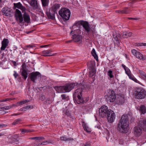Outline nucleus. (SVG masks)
<instances>
[{
  "label": "nucleus",
  "mask_w": 146,
  "mask_h": 146,
  "mask_svg": "<svg viewBox=\"0 0 146 146\" xmlns=\"http://www.w3.org/2000/svg\"><path fill=\"white\" fill-rule=\"evenodd\" d=\"M129 115H122L118 124L117 129L119 131L123 133H127L129 129Z\"/></svg>",
  "instance_id": "f257e3e1"
},
{
  "label": "nucleus",
  "mask_w": 146,
  "mask_h": 146,
  "mask_svg": "<svg viewBox=\"0 0 146 146\" xmlns=\"http://www.w3.org/2000/svg\"><path fill=\"white\" fill-rule=\"evenodd\" d=\"M82 25L85 30L88 33L90 31L91 28L88 23L87 22H82V21H76L73 25L72 27L73 33L78 32V33H81V31L80 30V27Z\"/></svg>",
  "instance_id": "f03ea898"
},
{
  "label": "nucleus",
  "mask_w": 146,
  "mask_h": 146,
  "mask_svg": "<svg viewBox=\"0 0 146 146\" xmlns=\"http://www.w3.org/2000/svg\"><path fill=\"white\" fill-rule=\"evenodd\" d=\"M141 128L146 130V120H141L138 124V126L135 127L133 129V132L136 136H139L142 133Z\"/></svg>",
  "instance_id": "7ed1b4c3"
},
{
  "label": "nucleus",
  "mask_w": 146,
  "mask_h": 146,
  "mask_svg": "<svg viewBox=\"0 0 146 146\" xmlns=\"http://www.w3.org/2000/svg\"><path fill=\"white\" fill-rule=\"evenodd\" d=\"M59 14L64 21H67L69 20L70 15V11L66 8L61 9L59 11Z\"/></svg>",
  "instance_id": "20e7f679"
},
{
  "label": "nucleus",
  "mask_w": 146,
  "mask_h": 146,
  "mask_svg": "<svg viewBox=\"0 0 146 146\" xmlns=\"http://www.w3.org/2000/svg\"><path fill=\"white\" fill-rule=\"evenodd\" d=\"M134 94L135 97L140 99H143L146 96V92L144 89L139 88L136 89Z\"/></svg>",
  "instance_id": "39448f33"
},
{
  "label": "nucleus",
  "mask_w": 146,
  "mask_h": 146,
  "mask_svg": "<svg viewBox=\"0 0 146 146\" xmlns=\"http://www.w3.org/2000/svg\"><path fill=\"white\" fill-rule=\"evenodd\" d=\"M106 93V101L110 102H113L115 100L116 95L114 91L111 90H108Z\"/></svg>",
  "instance_id": "423d86ee"
},
{
  "label": "nucleus",
  "mask_w": 146,
  "mask_h": 146,
  "mask_svg": "<svg viewBox=\"0 0 146 146\" xmlns=\"http://www.w3.org/2000/svg\"><path fill=\"white\" fill-rule=\"evenodd\" d=\"M110 110L108 109L107 106L105 105L102 106L99 111V115L102 117H106Z\"/></svg>",
  "instance_id": "0eeeda50"
},
{
  "label": "nucleus",
  "mask_w": 146,
  "mask_h": 146,
  "mask_svg": "<svg viewBox=\"0 0 146 146\" xmlns=\"http://www.w3.org/2000/svg\"><path fill=\"white\" fill-rule=\"evenodd\" d=\"M122 67L124 69L125 74L128 76L129 78L135 82L138 83L139 82V81L138 80L133 76V75L131 73V72L130 69L127 67H126L125 65L122 64Z\"/></svg>",
  "instance_id": "6e6552de"
},
{
  "label": "nucleus",
  "mask_w": 146,
  "mask_h": 146,
  "mask_svg": "<svg viewBox=\"0 0 146 146\" xmlns=\"http://www.w3.org/2000/svg\"><path fill=\"white\" fill-rule=\"evenodd\" d=\"M71 31L70 34L72 36V38L73 41L75 42H79L80 43L82 41V36L80 35L81 33H78V32L73 33Z\"/></svg>",
  "instance_id": "1a4fd4ad"
},
{
  "label": "nucleus",
  "mask_w": 146,
  "mask_h": 146,
  "mask_svg": "<svg viewBox=\"0 0 146 146\" xmlns=\"http://www.w3.org/2000/svg\"><path fill=\"white\" fill-rule=\"evenodd\" d=\"M30 4L32 7L36 11L42 13V10L39 5L38 4L36 0H31L30 1Z\"/></svg>",
  "instance_id": "9d476101"
},
{
  "label": "nucleus",
  "mask_w": 146,
  "mask_h": 146,
  "mask_svg": "<svg viewBox=\"0 0 146 146\" xmlns=\"http://www.w3.org/2000/svg\"><path fill=\"white\" fill-rule=\"evenodd\" d=\"M109 111L106 116L107 119L109 122L112 123L114 121L115 118V114L113 111L110 110Z\"/></svg>",
  "instance_id": "9b49d317"
},
{
  "label": "nucleus",
  "mask_w": 146,
  "mask_h": 146,
  "mask_svg": "<svg viewBox=\"0 0 146 146\" xmlns=\"http://www.w3.org/2000/svg\"><path fill=\"white\" fill-rule=\"evenodd\" d=\"M131 53L133 55L140 60H143L145 59L144 56H143L140 52L137 51L135 49L132 50Z\"/></svg>",
  "instance_id": "f8f14e48"
},
{
  "label": "nucleus",
  "mask_w": 146,
  "mask_h": 146,
  "mask_svg": "<svg viewBox=\"0 0 146 146\" xmlns=\"http://www.w3.org/2000/svg\"><path fill=\"white\" fill-rule=\"evenodd\" d=\"M15 16L17 21L20 23H22L23 21V18L21 13L20 11L16 9L15 13Z\"/></svg>",
  "instance_id": "ddd939ff"
},
{
  "label": "nucleus",
  "mask_w": 146,
  "mask_h": 146,
  "mask_svg": "<svg viewBox=\"0 0 146 146\" xmlns=\"http://www.w3.org/2000/svg\"><path fill=\"white\" fill-rule=\"evenodd\" d=\"M30 76L31 80L34 82H36L35 80L40 77V74L38 72H33L30 74Z\"/></svg>",
  "instance_id": "4468645a"
},
{
  "label": "nucleus",
  "mask_w": 146,
  "mask_h": 146,
  "mask_svg": "<svg viewBox=\"0 0 146 146\" xmlns=\"http://www.w3.org/2000/svg\"><path fill=\"white\" fill-rule=\"evenodd\" d=\"M78 84L77 83H69L68 84H66L64 86L65 88V90L66 92H68L72 90L75 86H76Z\"/></svg>",
  "instance_id": "2eb2a0df"
},
{
  "label": "nucleus",
  "mask_w": 146,
  "mask_h": 146,
  "mask_svg": "<svg viewBox=\"0 0 146 146\" xmlns=\"http://www.w3.org/2000/svg\"><path fill=\"white\" fill-rule=\"evenodd\" d=\"M73 100L76 104H82L84 102V101L82 97V95H78V96L73 97Z\"/></svg>",
  "instance_id": "dca6fc26"
},
{
  "label": "nucleus",
  "mask_w": 146,
  "mask_h": 146,
  "mask_svg": "<svg viewBox=\"0 0 146 146\" xmlns=\"http://www.w3.org/2000/svg\"><path fill=\"white\" fill-rule=\"evenodd\" d=\"M9 40L7 39H4L1 42V50H4L8 46Z\"/></svg>",
  "instance_id": "f3484780"
},
{
  "label": "nucleus",
  "mask_w": 146,
  "mask_h": 146,
  "mask_svg": "<svg viewBox=\"0 0 146 146\" xmlns=\"http://www.w3.org/2000/svg\"><path fill=\"white\" fill-rule=\"evenodd\" d=\"M25 66L26 65L25 64H23L22 65V71L21 72V75L23 77L25 80L27 78L28 75L27 71L25 68Z\"/></svg>",
  "instance_id": "a211bd4d"
},
{
  "label": "nucleus",
  "mask_w": 146,
  "mask_h": 146,
  "mask_svg": "<svg viewBox=\"0 0 146 146\" xmlns=\"http://www.w3.org/2000/svg\"><path fill=\"white\" fill-rule=\"evenodd\" d=\"M2 12L6 16H9L11 15V9L8 7H4L3 9Z\"/></svg>",
  "instance_id": "6ab92c4d"
},
{
  "label": "nucleus",
  "mask_w": 146,
  "mask_h": 146,
  "mask_svg": "<svg viewBox=\"0 0 146 146\" xmlns=\"http://www.w3.org/2000/svg\"><path fill=\"white\" fill-rule=\"evenodd\" d=\"M54 88L58 93H64L65 90L64 86H56L54 87Z\"/></svg>",
  "instance_id": "aec40b11"
},
{
  "label": "nucleus",
  "mask_w": 146,
  "mask_h": 146,
  "mask_svg": "<svg viewBox=\"0 0 146 146\" xmlns=\"http://www.w3.org/2000/svg\"><path fill=\"white\" fill-rule=\"evenodd\" d=\"M14 5L15 7L21 9L23 12H25L26 10L25 8L23 7L20 2L14 3Z\"/></svg>",
  "instance_id": "412c9836"
},
{
  "label": "nucleus",
  "mask_w": 146,
  "mask_h": 146,
  "mask_svg": "<svg viewBox=\"0 0 146 146\" xmlns=\"http://www.w3.org/2000/svg\"><path fill=\"white\" fill-rule=\"evenodd\" d=\"M83 90L82 87L78 88L75 91L73 94V97L78 96V95H82V92Z\"/></svg>",
  "instance_id": "4be33fe9"
},
{
  "label": "nucleus",
  "mask_w": 146,
  "mask_h": 146,
  "mask_svg": "<svg viewBox=\"0 0 146 146\" xmlns=\"http://www.w3.org/2000/svg\"><path fill=\"white\" fill-rule=\"evenodd\" d=\"M52 51L50 50H44L42 52V55L44 56H51L53 54L51 53Z\"/></svg>",
  "instance_id": "5701e85b"
},
{
  "label": "nucleus",
  "mask_w": 146,
  "mask_h": 146,
  "mask_svg": "<svg viewBox=\"0 0 146 146\" xmlns=\"http://www.w3.org/2000/svg\"><path fill=\"white\" fill-rule=\"evenodd\" d=\"M96 70L94 68H92L89 72V76L92 78V79H94L95 77Z\"/></svg>",
  "instance_id": "b1692460"
},
{
  "label": "nucleus",
  "mask_w": 146,
  "mask_h": 146,
  "mask_svg": "<svg viewBox=\"0 0 146 146\" xmlns=\"http://www.w3.org/2000/svg\"><path fill=\"white\" fill-rule=\"evenodd\" d=\"M82 125L85 131L87 132H90L91 131V129L87 125V124L84 122H82Z\"/></svg>",
  "instance_id": "393cba45"
},
{
  "label": "nucleus",
  "mask_w": 146,
  "mask_h": 146,
  "mask_svg": "<svg viewBox=\"0 0 146 146\" xmlns=\"http://www.w3.org/2000/svg\"><path fill=\"white\" fill-rule=\"evenodd\" d=\"M24 21L27 23H30V16L26 13H24L23 15Z\"/></svg>",
  "instance_id": "a878e982"
},
{
  "label": "nucleus",
  "mask_w": 146,
  "mask_h": 146,
  "mask_svg": "<svg viewBox=\"0 0 146 146\" xmlns=\"http://www.w3.org/2000/svg\"><path fill=\"white\" fill-rule=\"evenodd\" d=\"M63 114L64 116H67L71 118V115L69 110L66 108L65 109H64L63 111Z\"/></svg>",
  "instance_id": "bb28decb"
},
{
  "label": "nucleus",
  "mask_w": 146,
  "mask_h": 146,
  "mask_svg": "<svg viewBox=\"0 0 146 146\" xmlns=\"http://www.w3.org/2000/svg\"><path fill=\"white\" fill-rule=\"evenodd\" d=\"M44 139H40V140H36L34 143V146H38L43 145V142L42 141Z\"/></svg>",
  "instance_id": "cd10ccee"
},
{
  "label": "nucleus",
  "mask_w": 146,
  "mask_h": 146,
  "mask_svg": "<svg viewBox=\"0 0 146 146\" xmlns=\"http://www.w3.org/2000/svg\"><path fill=\"white\" fill-rule=\"evenodd\" d=\"M91 54L94 58L98 61V57L96 54V51L94 48L92 50Z\"/></svg>",
  "instance_id": "c85d7f7f"
},
{
  "label": "nucleus",
  "mask_w": 146,
  "mask_h": 146,
  "mask_svg": "<svg viewBox=\"0 0 146 146\" xmlns=\"http://www.w3.org/2000/svg\"><path fill=\"white\" fill-rule=\"evenodd\" d=\"M132 35V33L129 32H124L123 33V37L124 38H127Z\"/></svg>",
  "instance_id": "c756f323"
},
{
  "label": "nucleus",
  "mask_w": 146,
  "mask_h": 146,
  "mask_svg": "<svg viewBox=\"0 0 146 146\" xmlns=\"http://www.w3.org/2000/svg\"><path fill=\"white\" fill-rule=\"evenodd\" d=\"M139 111L141 113L144 114L146 113V109L145 107L143 106H141L140 107Z\"/></svg>",
  "instance_id": "7c9ffc66"
},
{
  "label": "nucleus",
  "mask_w": 146,
  "mask_h": 146,
  "mask_svg": "<svg viewBox=\"0 0 146 146\" xmlns=\"http://www.w3.org/2000/svg\"><path fill=\"white\" fill-rule=\"evenodd\" d=\"M60 7V4H55L52 7V10L53 11L54 13H55L56 10L59 9Z\"/></svg>",
  "instance_id": "2f4dec72"
},
{
  "label": "nucleus",
  "mask_w": 146,
  "mask_h": 146,
  "mask_svg": "<svg viewBox=\"0 0 146 146\" xmlns=\"http://www.w3.org/2000/svg\"><path fill=\"white\" fill-rule=\"evenodd\" d=\"M46 14L47 15L49 19H54L55 18L54 15L53 14L49 12H46Z\"/></svg>",
  "instance_id": "473e14b6"
},
{
  "label": "nucleus",
  "mask_w": 146,
  "mask_h": 146,
  "mask_svg": "<svg viewBox=\"0 0 146 146\" xmlns=\"http://www.w3.org/2000/svg\"><path fill=\"white\" fill-rule=\"evenodd\" d=\"M60 139L61 140L64 141H68L70 140V138L67 137L66 136L60 137Z\"/></svg>",
  "instance_id": "72a5a7b5"
},
{
  "label": "nucleus",
  "mask_w": 146,
  "mask_h": 146,
  "mask_svg": "<svg viewBox=\"0 0 146 146\" xmlns=\"http://www.w3.org/2000/svg\"><path fill=\"white\" fill-rule=\"evenodd\" d=\"M54 141L52 140H49L43 142V145H46L49 143L54 144Z\"/></svg>",
  "instance_id": "f704fd0d"
},
{
  "label": "nucleus",
  "mask_w": 146,
  "mask_h": 146,
  "mask_svg": "<svg viewBox=\"0 0 146 146\" xmlns=\"http://www.w3.org/2000/svg\"><path fill=\"white\" fill-rule=\"evenodd\" d=\"M43 6H47L49 0H41Z\"/></svg>",
  "instance_id": "c9c22d12"
},
{
  "label": "nucleus",
  "mask_w": 146,
  "mask_h": 146,
  "mask_svg": "<svg viewBox=\"0 0 146 146\" xmlns=\"http://www.w3.org/2000/svg\"><path fill=\"white\" fill-rule=\"evenodd\" d=\"M139 73L142 78L144 80L146 79V74L144 72L142 71H139Z\"/></svg>",
  "instance_id": "e433bc0d"
},
{
  "label": "nucleus",
  "mask_w": 146,
  "mask_h": 146,
  "mask_svg": "<svg viewBox=\"0 0 146 146\" xmlns=\"http://www.w3.org/2000/svg\"><path fill=\"white\" fill-rule=\"evenodd\" d=\"M107 74L110 77V78H111L114 77V76L113 74V71L110 70L108 71L107 73Z\"/></svg>",
  "instance_id": "4c0bfd02"
},
{
  "label": "nucleus",
  "mask_w": 146,
  "mask_h": 146,
  "mask_svg": "<svg viewBox=\"0 0 146 146\" xmlns=\"http://www.w3.org/2000/svg\"><path fill=\"white\" fill-rule=\"evenodd\" d=\"M10 106H6L4 107L0 108V111H4L6 110H8L11 108Z\"/></svg>",
  "instance_id": "58836bf2"
},
{
  "label": "nucleus",
  "mask_w": 146,
  "mask_h": 146,
  "mask_svg": "<svg viewBox=\"0 0 146 146\" xmlns=\"http://www.w3.org/2000/svg\"><path fill=\"white\" fill-rule=\"evenodd\" d=\"M31 106H28L21 108L19 110L21 111H25L29 110Z\"/></svg>",
  "instance_id": "ea45409f"
},
{
  "label": "nucleus",
  "mask_w": 146,
  "mask_h": 146,
  "mask_svg": "<svg viewBox=\"0 0 146 146\" xmlns=\"http://www.w3.org/2000/svg\"><path fill=\"white\" fill-rule=\"evenodd\" d=\"M28 101H29L27 100L21 101L20 102H18L17 104V106H19L22 105L26 103Z\"/></svg>",
  "instance_id": "a19ab883"
},
{
  "label": "nucleus",
  "mask_w": 146,
  "mask_h": 146,
  "mask_svg": "<svg viewBox=\"0 0 146 146\" xmlns=\"http://www.w3.org/2000/svg\"><path fill=\"white\" fill-rule=\"evenodd\" d=\"M32 139H35L36 140H40V139H44V138L43 137H36L30 138Z\"/></svg>",
  "instance_id": "79ce46f5"
},
{
  "label": "nucleus",
  "mask_w": 146,
  "mask_h": 146,
  "mask_svg": "<svg viewBox=\"0 0 146 146\" xmlns=\"http://www.w3.org/2000/svg\"><path fill=\"white\" fill-rule=\"evenodd\" d=\"M21 119L19 118L17 119L14 121L12 125H15L18 124L21 121Z\"/></svg>",
  "instance_id": "37998d69"
},
{
  "label": "nucleus",
  "mask_w": 146,
  "mask_h": 146,
  "mask_svg": "<svg viewBox=\"0 0 146 146\" xmlns=\"http://www.w3.org/2000/svg\"><path fill=\"white\" fill-rule=\"evenodd\" d=\"M34 46L33 45H29L26 46L24 47V49L25 50H28L31 48H32Z\"/></svg>",
  "instance_id": "c03bdc74"
},
{
  "label": "nucleus",
  "mask_w": 146,
  "mask_h": 146,
  "mask_svg": "<svg viewBox=\"0 0 146 146\" xmlns=\"http://www.w3.org/2000/svg\"><path fill=\"white\" fill-rule=\"evenodd\" d=\"M128 8L127 7H125V8L123 10H121L122 11H123V12H125V13H122V14H128L129 13L130 11L127 9Z\"/></svg>",
  "instance_id": "a18cd8bd"
},
{
  "label": "nucleus",
  "mask_w": 146,
  "mask_h": 146,
  "mask_svg": "<svg viewBox=\"0 0 146 146\" xmlns=\"http://www.w3.org/2000/svg\"><path fill=\"white\" fill-rule=\"evenodd\" d=\"M31 131L29 129H22L21 130V133L22 134H23L26 133H29Z\"/></svg>",
  "instance_id": "49530a36"
},
{
  "label": "nucleus",
  "mask_w": 146,
  "mask_h": 146,
  "mask_svg": "<svg viewBox=\"0 0 146 146\" xmlns=\"http://www.w3.org/2000/svg\"><path fill=\"white\" fill-rule=\"evenodd\" d=\"M113 36L115 40L116 41V42L117 43V45H118L119 44L120 42H119V40H118L117 37V36H115V35L113 34Z\"/></svg>",
  "instance_id": "de8ad7c7"
},
{
  "label": "nucleus",
  "mask_w": 146,
  "mask_h": 146,
  "mask_svg": "<svg viewBox=\"0 0 146 146\" xmlns=\"http://www.w3.org/2000/svg\"><path fill=\"white\" fill-rule=\"evenodd\" d=\"M12 99L11 98H7L5 99H2L0 100V102H6L8 101H9L12 100Z\"/></svg>",
  "instance_id": "09e8293b"
},
{
  "label": "nucleus",
  "mask_w": 146,
  "mask_h": 146,
  "mask_svg": "<svg viewBox=\"0 0 146 146\" xmlns=\"http://www.w3.org/2000/svg\"><path fill=\"white\" fill-rule=\"evenodd\" d=\"M106 133L107 134V136L106 137V138L107 139L109 138L110 136V134L109 132L108 131H106Z\"/></svg>",
  "instance_id": "8fccbe9b"
},
{
  "label": "nucleus",
  "mask_w": 146,
  "mask_h": 146,
  "mask_svg": "<svg viewBox=\"0 0 146 146\" xmlns=\"http://www.w3.org/2000/svg\"><path fill=\"white\" fill-rule=\"evenodd\" d=\"M14 74H13V76H14L15 78H17V76H18V74L17 73V72L15 71H14Z\"/></svg>",
  "instance_id": "3c124183"
},
{
  "label": "nucleus",
  "mask_w": 146,
  "mask_h": 146,
  "mask_svg": "<svg viewBox=\"0 0 146 146\" xmlns=\"http://www.w3.org/2000/svg\"><path fill=\"white\" fill-rule=\"evenodd\" d=\"M139 45L138 46H146V43H139Z\"/></svg>",
  "instance_id": "603ef678"
},
{
  "label": "nucleus",
  "mask_w": 146,
  "mask_h": 146,
  "mask_svg": "<svg viewBox=\"0 0 146 146\" xmlns=\"http://www.w3.org/2000/svg\"><path fill=\"white\" fill-rule=\"evenodd\" d=\"M62 99L64 100L66 98V96L65 94H63L61 96Z\"/></svg>",
  "instance_id": "864d4df0"
},
{
  "label": "nucleus",
  "mask_w": 146,
  "mask_h": 146,
  "mask_svg": "<svg viewBox=\"0 0 146 146\" xmlns=\"http://www.w3.org/2000/svg\"><path fill=\"white\" fill-rule=\"evenodd\" d=\"M7 126V125L3 124L0 123V128H2L4 127H5Z\"/></svg>",
  "instance_id": "5fc2aeb1"
},
{
  "label": "nucleus",
  "mask_w": 146,
  "mask_h": 146,
  "mask_svg": "<svg viewBox=\"0 0 146 146\" xmlns=\"http://www.w3.org/2000/svg\"><path fill=\"white\" fill-rule=\"evenodd\" d=\"M116 12L117 13H125V12H123L122 10H117L116 11Z\"/></svg>",
  "instance_id": "6e6d98bb"
},
{
  "label": "nucleus",
  "mask_w": 146,
  "mask_h": 146,
  "mask_svg": "<svg viewBox=\"0 0 146 146\" xmlns=\"http://www.w3.org/2000/svg\"><path fill=\"white\" fill-rule=\"evenodd\" d=\"M12 62L14 65V66H16V65H17V62L15 61H12Z\"/></svg>",
  "instance_id": "4d7b16f0"
},
{
  "label": "nucleus",
  "mask_w": 146,
  "mask_h": 146,
  "mask_svg": "<svg viewBox=\"0 0 146 146\" xmlns=\"http://www.w3.org/2000/svg\"><path fill=\"white\" fill-rule=\"evenodd\" d=\"M128 19H130L135 20H137V18H128Z\"/></svg>",
  "instance_id": "13d9d810"
},
{
  "label": "nucleus",
  "mask_w": 146,
  "mask_h": 146,
  "mask_svg": "<svg viewBox=\"0 0 146 146\" xmlns=\"http://www.w3.org/2000/svg\"><path fill=\"white\" fill-rule=\"evenodd\" d=\"M131 121H133L134 120V119L133 117H131Z\"/></svg>",
  "instance_id": "bf43d9fd"
},
{
  "label": "nucleus",
  "mask_w": 146,
  "mask_h": 146,
  "mask_svg": "<svg viewBox=\"0 0 146 146\" xmlns=\"http://www.w3.org/2000/svg\"><path fill=\"white\" fill-rule=\"evenodd\" d=\"M95 127H97V128H98V129H99L100 128V126H95Z\"/></svg>",
  "instance_id": "052dcab7"
},
{
  "label": "nucleus",
  "mask_w": 146,
  "mask_h": 146,
  "mask_svg": "<svg viewBox=\"0 0 146 146\" xmlns=\"http://www.w3.org/2000/svg\"><path fill=\"white\" fill-rule=\"evenodd\" d=\"M89 144L88 143H86V144L84 146H89Z\"/></svg>",
  "instance_id": "680f3d73"
},
{
  "label": "nucleus",
  "mask_w": 146,
  "mask_h": 146,
  "mask_svg": "<svg viewBox=\"0 0 146 146\" xmlns=\"http://www.w3.org/2000/svg\"><path fill=\"white\" fill-rule=\"evenodd\" d=\"M47 45H44V46H41V47H44L45 46H46Z\"/></svg>",
  "instance_id": "e2e57ef3"
},
{
  "label": "nucleus",
  "mask_w": 146,
  "mask_h": 146,
  "mask_svg": "<svg viewBox=\"0 0 146 146\" xmlns=\"http://www.w3.org/2000/svg\"><path fill=\"white\" fill-rule=\"evenodd\" d=\"M5 113H7L8 112L7 111H4Z\"/></svg>",
  "instance_id": "0e129e2a"
},
{
  "label": "nucleus",
  "mask_w": 146,
  "mask_h": 146,
  "mask_svg": "<svg viewBox=\"0 0 146 146\" xmlns=\"http://www.w3.org/2000/svg\"><path fill=\"white\" fill-rule=\"evenodd\" d=\"M30 32H27V34H28Z\"/></svg>",
  "instance_id": "69168bd1"
},
{
  "label": "nucleus",
  "mask_w": 146,
  "mask_h": 146,
  "mask_svg": "<svg viewBox=\"0 0 146 146\" xmlns=\"http://www.w3.org/2000/svg\"><path fill=\"white\" fill-rule=\"evenodd\" d=\"M2 1V0H0V4L1 3V2Z\"/></svg>",
  "instance_id": "338daca9"
},
{
  "label": "nucleus",
  "mask_w": 146,
  "mask_h": 146,
  "mask_svg": "<svg viewBox=\"0 0 146 146\" xmlns=\"http://www.w3.org/2000/svg\"><path fill=\"white\" fill-rule=\"evenodd\" d=\"M80 86H81L82 84H80Z\"/></svg>",
  "instance_id": "774afa93"
}]
</instances>
